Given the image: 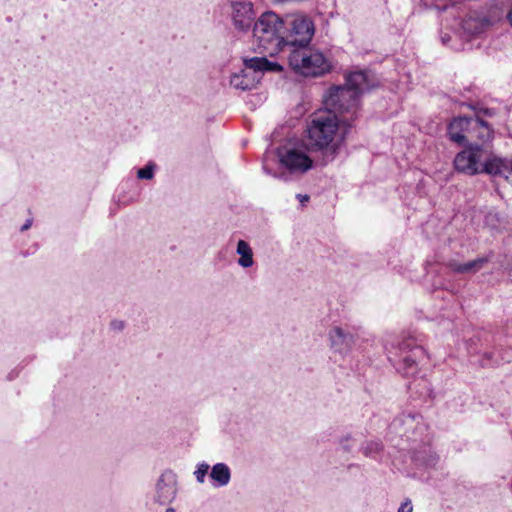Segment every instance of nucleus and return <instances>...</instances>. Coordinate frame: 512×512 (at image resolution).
<instances>
[{"instance_id": "obj_1", "label": "nucleus", "mask_w": 512, "mask_h": 512, "mask_svg": "<svg viewBox=\"0 0 512 512\" xmlns=\"http://www.w3.org/2000/svg\"><path fill=\"white\" fill-rule=\"evenodd\" d=\"M348 117L340 118L331 111H318L307 126V144L314 151H321L330 161L338 153L346 133L341 125Z\"/></svg>"}, {"instance_id": "obj_2", "label": "nucleus", "mask_w": 512, "mask_h": 512, "mask_svg": "<svg viewBox=\"0 0 512 512\" xmlns=\"http://www.w3.org/2000/svg\"><path fill=\"white\" fill-rule=\"evenodd\" d=\"M313 167V160L304 145L286 142L279 146L271 159L263 163L265 172L274 178L287 181L291 176H300Z\"/></svg>"}, {"instance_id": "obj_3", "label": "nucleus", "mask_w": 512, "mask_h": 512, "mask_svg": "<svg viewBox=\"0 0 512 512\" xmlns=\"http://www.w3.org/2000/svg\"><path fill=\"white\" fill-rule=\"evenodd\" d=\"M285 22L276 13H262L253 24V37L258 45L270 56L285 53L284 34Z\"/></svg>"}, {"instance_id": "obj_4", "label": "nucleus", "mask_w": 512, "mask_h": 512, "mask_svg": "<svg viewBox=\"0 0 512 512\" xmlns=\"http://www.w3.org/2000/svg\"><path fill=\"white\" fill-rule=\"evenodd\" d=\"M287 52L290 67L302 76H322L332 69L331 61L319 50L299 47Z\"/></svg>"}, {"instance_id": "obj_5", "label": "nucleus", "mask_w": 512, "mask_h": 512, "mask_svg": "<svg viewBox=\"0 0 512 512\" xmlns=\"http://www.w3.org/2000/svg\"><path fill=\"white\" fill-rule=\"evenodd\" d=\"M245 68L234 73L230 78V85L239 90L253 89L260 81V72H281L282 66L270 61L266 57H253L244 60Z\"/></svg>"}, {"instance_id": "obj_6", "label": "nucleus", "mask_w": 512, "mask_h": 512, "mask_svg": "<svg viewBox=\"0 0 512 512\" xmlns=\"http://www.w3.org/2000/svg\"><path fill=\"white\" fill-rule=\"evenodd\" d=\"M284 22L286 29L284 34L285 52L293 48L306 47L311 42L315 27L308 16L296 14L288 17Z\"/></svg>"}, {"instance_id": "obj_7", "label": "nucleus", "mask_w": 512, "mask_h": 512, "mask_svg": "<svg viewBox=\"0 0 512 512\" xmlns=\"http://www.w3.org/2000/svg\"><path fill=\"white\" fill-rule=\"evenodd\" d=\"M323 103L324 111H331L340 118L346 117L344 114H348L350 116L348 119H350L356 113L359 100L357 91L343 85L330 87L323 96Z\"/></svg>"}, {"instance_id": "obj_8", "label": "nucleus", "mask_w": 512, "mask_h": 512, "mask_svg": "<svg viewBox=\"0 0 512 512\" xmlns=\"http://www.w3.org/2000/svg\"><path fill=\"white\" fill-rule=\"evenodd\" d=\"M226 14L233 28L238 32H248L256 21V10L250 0H227Z\"/></svg>"}, {"instance_id": "obj_9", "label": "nucleus", "mask_w": 512, "mask_h": 512, "mask_svg": "<svg viewBox=\"0 0 512 512\" xmlns=\"http://www.w3.org/2000/svg\"><path fill=\"white\" fill-rule=\"evenodd\" d=\"M487 150L482 146L470 145L459 152L454 159L455 169L467 175L483 173Z\"/></svg>"}, {"instance_id": "obj_10", "label": "nucleus", "mask_w": 512, "mask_h": 512, "mask_svg": "<svg viewBox=\"0 0 512 512\" xmlns=\"http://www.w3.org/2000/svg\"><path fill=\"white\" fill-rule=\"evenodd\" d=\"M482 128L486 134L489 133V126L480 119L467 117L454 118L448 126V135L450 139L458 144H464L465 140L472 135V127Z\"/></svg>"}, {"instance_id": "obj_11", "label": "nucleus", "mask_w": 512, "mask_h": 512, "mask_svg": "<svg viewBox=\"0 0 512 512\" xmlns=\"http://www.w3.org/2000/svg\"><path fill=\"white\" fill-rule=\"evenodd\" d=\"M177 494V477L172 471H164L158 478L153 495L154 503L170 505Z\"/></svg>"}, {"instance_id": "obj_12", "label": "nucleus", "mask_w": 512, "mask_h": 512, "mask_svg": "<svg viewBox=\"0 0 512 512\" xmlns=\"http://www.w3.org/2000/svg\"><path fill=\"white\" fill-rule=\"evenodd\" d=\"M493 21L484 13L470 11L460 22L461 34L467 38L485 32Z\"/></svg>"}, {"instance_id": "obj_13", "label": "nucleus", "mask_w": 512, "mask_h": 512, "mask_svg": "<svg viewBox=\"0 0 512 512\" xmlns=\"http://www.w3.org/2000/svg\"><path fill=\"white\" fill-rule=\"evenodd\" d=\"M328 339L331 349L342 355L349 353L355 344L354 335L348 329L340 326L330 328Z\"/></svg>"}, {"instance_id": "obj_14", "label": "nucleus", "mask_w": 512, "mask_h": 512, "mask_svg": "<svg viewBox=\"0 0 512 512\" xmlns=\"http://www.w3.org/2000/svg\"><path fill=\"white\" fill-rule=\"evenodd\" d=\"M483 173L503 177L509 180L512 177V160L502 158L487 151L484 160Z\"/></svg>"}, {"instance_id": "obj_15", "label": "nucleus", "mask_w": 512, "mask_h": 512, "mask_svg": "<svg viewBox=\"0 0 512 512\" xmlns=\"http://www.w3.org/2000/svg\"><path fill=\"white\" fill-rule=\"evenodd\" d=\"M345 86L351 90L357 91V98L370 89L368 74L363 71H355L346 75Z\"/></svg>"}, {"instance_id": "obj_16", "label": "nucleus", "mask_w": 512, "mask_h": 512, "mask_svg": "<svg viewBox=\"0 0 512 512\" xmlns=\"http://www.w3.org/2000/svg\"><path fill=\"white\" fill-rule=\"evenodd\" d=\"M209 477L213 487H225L230 483L231 470L225 463H216L212 466Z\"/></svg>"}, {"instance_id": "obj_17", "label": "nucleus", "mask_w": 512, "mask_h": 512, "mask_svg": "<svg viewBox=\"0 0 512 512\" xmlns=\"http://www.w3.org/2000/svg\"><path fill=\"white\" fill-rule=\"evenodd\" d=\"M488 262V258L480 257L467 263H459L457 261L450 262V268L457 273L469 274L476 273L481 270Z\"/></svg>"}, {"instance_id": "obj_18", "label": "nucleus", "mask_w": 512, "mask_h": 512, "mask_svg": "<svg viewBox=\"0 0 512 512\" xmlns=\"http://www.w3.org/2000/svg\"><path fill=\"white\" fill-rule=\"evenodd\" d=\"M236 254L239 256L237 264L244 268H250L254 265L253 250L248 242L239 240L237 242Z\"/></svg>"}, {"instance_id": "obj_19", "label": "nucleus", "mask_w": 512, "mask_h": 512, "mask_svg": "<svg viewBox=\"0 0 512 512\" xmlns=\"http://www.w3.org/2000/svg\"><path fill=\"white\" fill-rule=\"evenodd\" d=\"M209 469H210V466L205 462L199 463L197 465L196 470L194 471V476L198 483H200V484L204 483L205 477L208 474Z\"/></svg>"}, {"instance_id": "obj_20", "label": "nucleus", "mask_w": 512, "mask_h": 512, "mask_svg": "<svg viewBox=\"0 0 512 512\" xmlns=\"http://www.w3.org/2000/svg\"><path fill=\"white\" fill-rule=\"evenodd\" d=\"M154 170H155V165L152 163H149L144 168H141L137 171V177L139 179L150 180L154 176Z\"/></svg>"}, {"instance_id": "obj_21", "label": "nucleus", "mask_w": 512, "mask_h": 512, "mask_svg": "<svg viewBox=\"0 0 512 512\" xmlns=\"http://www.w3.org/2000/svg\"><path fill=\"white\" fill-rule=\"evenodd\" d=\"M472 134H475V137L481 140L482 142H487L492 138V130L489 127V133L486 134V132L480 128V127H472Z\"/></svg>"}, {"instance_id": "obj_22", "label": "nucleus", "mask_w": 512, "mask_h": 512, "mask_svg": "<svg viewBox=\"0 0 512 512\" xmlns=\"http://www.w3.org/2000/svg\"><path fill=\"white\" fill-rule=\"evenodd\" d=\"M382 449V446L378 442H369L363 448V453L367 456H372L374 453H378Z\"/></svg>"}, {"instance_id": "obj_23", "label": "nucleus", "mask_w": 512, "mask_h": 512, "mask_svg": "<svg viewBox=\"0 0 512 512\" xmlns=\"http://www.w3.org/2000/svg\"><path fill=\"white\" fill-rule=\"evenodd\" d=\"M397 512H413V505L410 499H406L401 503Z\"/></svg>"}, {"instance_id": "obj_24", "label": "nucleus", "mask_w": 512, "mask_h": 512, "mask_svg": "<svg viewBox=\"0 0 512 512\" xmlns=\"http://www.w3.org/2000/svg\"><path fill=\"white\" fill-rule=\"evenodd\" d=\"M403 361L408 368H412V366L415 364V360L410 356H405Z\"/></svg>"}, {"instance_id": "obj_25", "label": "nucleus", "mask_w": 512, "mask_h": 512, "mask_svg": "<svg viewBox=\"0 0 512 512\" xmlns=\"http://www.w3.org/2000/svg\"><path fill=\"white\" fill-rule=\"evenodd\" d=\"M441 41L443 44L448 45L452 41L451 37L447 35V33H443L441 36Z\"/></svg>"}, {"instance_id": "obj_26", "label": "nucleus", "mask_w": 512, "mask_h": 512, "mask_svg": "<svg viewBox=\"0 0 512 512\" xmlns=\"http://www.w3.org/2000/svg\"><path fill=\"white\" fill-rule=\"evenodd\" d=\"M297 197H298V199L300 200L301 203H305V202H307L309 200V196L308 195H300L299 194Z\"/></svg>"}, {"instance_id": "obj_27", "label": "nucleus", "mask_w": 512, "mask_h": 512, "mask_svg": "<svg viewBox=\"0 0 512 512\" xmlns=\"http://www.w3.org/2000/svg\"><path fill=\"white\" fill-rule=\"evenodd\" d=\"M112 326H113L114 328H117V329H122V327H123V323H122V322H120V321H119V322H118V321H114V322H112Z\"/></svg>"}, {"instance_id": "obj_28", "label": "nucleus", "mask_w": 512, "mask_h": 512, "mask_svg": "<svg viewBox=\"0 0 512 512\" xmlns=\"http://www.w3.org/2000/svg\"><path fill=\"white\" fill-rule=\"evenodd\" d=\"M349 442H350V439H349V438H347V439H345V440L343 441V444H342V445H343V447H344L345 449H350Z\"/></svg>"}, {"instance_id": "obj_29", "label": "nucleus", "mask_w": 512, "mask_h": 512, "mask_svg": "<svg viewBox=\"0 0 512 512\" xmlns=\"http://www.w3.org/2000/svg\"><path fill=\"white\" fill-rule=\"evenodd\" d=\"M166 512H175V510H174L172 507H168V508L166 509Z\"/></svg>"}, {"instance_id": "obj_30", "label": "nucleus", "mask_w": 512, "mask_h": 512, "mask_svg": "<svg viewBox=\"0 0 512 512\" xmlns=\"http://www.w3.org/2000/svg\"><path fill=\"white\" fill-rule=\"evenodd\" d=\"M451 47L454 48V49H458L459 47L457 45H455L454 43H451Z\"/></svg>"}, {"instance_id": "obj_31", "label": "nucleus", "mask_w": 512, "mask_h": 512, "mask_svg": "<svg viewBox=\"0 0 512 512\" xmlns=\"http://www.w3.org/2000/svg\"><path fill=\"white\" fill-rule=\"evenodd\" d=\"M28 227H29V224H25V225L23 226L22 230H25V229H27Z\"/></svg>"}, {"instance_id": "obj_32", "label": "nucleus", "mask_w": 512, "mask_h": 512, "mask_svg": "<svg viewBox=\"0 0 512 512\" xmlns=\"http://www.w3.org/2000/svg\"><path fill=\"white\" fill-rule=\"evenodd\" d=\"M417 352H420L419 348H416V350L413 352V355H416Z\"/></svg>"}]
</instances>
